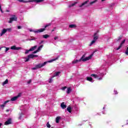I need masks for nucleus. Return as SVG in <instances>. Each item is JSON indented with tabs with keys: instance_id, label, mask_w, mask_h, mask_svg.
Wrapping results in <instances>:
<instances>
[{
	"instance_id": "12",
	"label": "nucleus",
	"mask_w": 128,
	"mask_h": 128,
	"mask_svg": "<svg viewBox=\"0 0 128 128\" xmlns=\"http://www.w3.org/2000/svg\"><path fill=\"white\" fill-rule=\"evenodd\" d=\"M88 2L90 1L88 0L82 3L81 5L79 6V8H82V6H85V4H86Z\"/></svg>"
},
{
	"instance_id": "51",
	"label": "nucleus",
	"mask_w": 128,
	"mask_h": 128,
	"mask_svg": "<svg viewBox=\"0 0 128 128\" xmlns=\"http://www.w3.org/2000/svg\"><path fill=\"white\" fill-rule=\"evenodd\" d=\"M6 112H10V110L7 109V110H6Z\"/></svg>"
},
{
	"instance_id": "20",
	"label": "nucleus",
	"mask_w": 128,
	"mask_h": 128,
	"mask_svg": "<svg viewBox=\"0 0 128 128\" xmlns=\"http://www.w3.org/2000/svg\"><path fill=\"white\" fill-rule=\"evenodd\" d=\"M60 116H57L56 118V124H58V122H60Z\"/></svg>"
},
{
	"instance_id": "30",
	"label": "nucleus",
	"mask_w": 128,
	"mask_h": 128,
	"mask_svg": "<svg viewBox=\"0 0 128 128\" xmlns=\"http://www.w3.org/2000/svg\"><path fill=\"white\" fill-rule=\"evenodd\" d=\"M58 60V58H56L55 59L51 60L49 61H48V62H54V60Z\"/></svg>"
},
{
	"instance_id": "6",
	"label": "nucleus",
	"mask_w": 128,
	"mask_h": 128,
	"mask_svg": "<svg viewBox=\"0 0 128 128\" xmlns=\"http://www.w3.org/2000/svg\"><path fill=\"white\" fill-rule=\"evenodd\" d=\"M47 63H48V62H44L42 64H36V66L37 70L38 68H43V66H44Z\"/></svg>"
},
{
	"instance_id": "47",
	"label": "nucleus",
	"mask_w": 128,
	"mask_h": 128,
	"mask_svg": "<svg viewBox=\"0 0 128 128\" xmlns=\"http://www.w3.org/2000/svg\"><path fill=\"white\" fill-rule=\"evenodd\" d=\"M38 55L34 54V58H38Z\"/></svg>"
},
{
	"instance_id": "56",
	"label": "nucleus",
	"mask_w": 128,
	"mask_h": 128,
	"mask_svg": "<svg viewBox=\"0 0 128 128\" xmlns=\"http://www.w3.org/2000/svg\"><path fill=\"white\" fill-rule=\"evenodd\" d=\"M52 32H54V29H53Z\"/></svg>"
},
{
	"instance_id": "19",
	"label": "nucleus",
	"mask_w": 128,
	"mask_h": 128,
	"mask_svg": "<svg viewBox=\"0 0 128 128\" xmlns=\"http://www.w3.org/2000/svg\"><path fill=\"white\" fill-rule=\"evenodd\" d=\"M72 92V88H70V87L68 88H67V94H70V92Z\"/></svg>"
},
{
	"instance_id": "32",
	"label": "nucleus",
	"mask_w": 128,
	"mask_h": 128,
	"mask_svg": "<svg viewBox=\"0 0 128 128\" xmlns=\"http://www.w3.org/2000/svg\"><path fill=\"white\" fill-rule=\"evenodd\" d=\"M10 102V100H6V101H5L4 102V106H6V104H8V102Z\"/></svg>"
},
{
	"instance_id": "23",
	"label": "nucleus",
	"mask_w": 128,
	"mask_h": 128,
	"mask_svg": "<svg viewBox=\"0 0 128 128\" xmlns=\"http://www.w3.org/2000/svg\"><path fill=\"white\" fill-rule=\"evenodd\" d=\"M36 40V38L33 37L32 38H28L26 40H30V42H31V40Z\"/></svg>"
},
{
	"instance_id": "29",
	"label": "nucleus",
	"mask_w": 128,
	"mask_h": 128,
	"mask_svg": "<svg viewBox=\"0 0 128 128\" xmlns=\"http://www.w3.org/2000/svg\"><path fill=\"white\" fill-rule=\"evenodd\" d=\"M10 48H21L20 47H16V46H11Z\"/></svg>"
},
{
	"instance_id": "38",
	"label": "nucleus",
	"mask_w": 128,
	"mask_h": 128,
	"mask_svg": "<svg viewBox=\"0 0 128 128\" xmlns=\"http://www.w3.org/2000/svg\"><path fill=\"white\" fill-rule=\"evenodd\" d=\"M44 47V45H41L39 47H38V48H42Z\"/></svg>"
},
{
	"instance_id": "7",
	"label": "nucleus",
	"mask_w": 128,
	"mask_h": 128,
	"mask_svg": "<svg viewBox=\"0 0 128 128\" xmlns=\"http://www.w3.org/2000/svg\"><path fill=\"white\" fill-rule=\"evenodd\" d=\"M20 93L17 96H14L13 98H12L10 100L12 102H15V100H18V98H20Z\"/></svg>"
},
{
	"instance_id": "44",
	"label": "nucleus",
	"mask_w": 128,
	"mask_h": 128,
	"mask_svg": "<svg viewBox=\"0 0 128 128\" xmlns=\"http://www.w3.org/2000/svg\"><path fill=\"white\" fill-rule=\"evenodd\" d=\"M28 60H30V58H28H28H26V60H25L26 62H28Z\"/></svg>"
},
{
	"instance_id": "43",
	"label": "nucleus",
	"mask_w": 128,
	"mask_h": 128,
	"mask_svg": "<svg viewBox=\"0 0 128 128\" xmlns=\"http://www.w3.org/2000/svg\"><path fill=\"white\" fill-rule=\"evenodd\" d=\"M8 48V47H5V46H4V47H0V48Z\"/></svg>"
},
{
	"instance_id": "41",
	"label": "nucleus",
	"mask_w": 128,
	"mask_h": 128,
	"mask_svg": "<svg viewBox=\"0 0 128 128\" xmlns=\"http://www.w3.org/2000/svg\"><path fill=\"white\" fill-rule=\"evenodd\" d=\"M38 48V46H34L32 47L31 48Z\"/></svg>"
},
{
	"instance_id": "40",
	"label": "nucleus",
	"mask_w": 128,
	"mask_h": 128,
	"mask_svg": "<svg viewBox=\"0 0 128 128\" xmlns=\"http://www.w3.org/2000/svg\"><path fill=\"white\" fill-rule=\"evenodd\" d=\"M30 82H32V80H30L28 82V84H30Z\"/></svg>"
},
{
	"instance_id": "1",
	"label": "nucleus",
	"mask_w": 128,
	"mask_h": 128,
	"mask_svg": "<svg viewBox=\"0 0 128 128\" xmlns=\"http://www.w3.org/2000/svg\"><path fill=\"white\" fill-rule=\"evenodd\" d=\"M98 52V50H96L89 56H88L86 58V55L84 54L80 60H73L72 62V64H78V62H82H82H86V60H91L92 58V56H94V52Z\"/></svg>"
},
{
	"instance_id": "61",
	"label": "nucleus",
	"mask_w": 128,
	"mask_h": 128,
	"mask_svg": "<svg viewBox=\"0 0 128 128\" xmlns=\"http://www.w3.org/2000/svg\"><path fill=\"white\" fill-rule=\"evenodd\" d=\"M54 29H56V28H54Z\"/></svg>"
},
{
	"instance_id": "15",
	"label": "nucleus",
	"mask_w": 128,
	"mask_h": 128,
	"mask_svg": "<svg viewBox=\"0 0 128 128\" xmlns=\"http://www.w3.org/2000/svg\"><path fill=\"white\" fill-rule=\"evenodd\" d=\"M8 84V80L6 79V80L2 82V85L5 86V84Z\"/></svg>"
},
{
	"instance_id": "54",
	"label": "nucleus",
	"mask_w": 128,
	"mask_h": 128,
	"mask_svg": "<svg viewBox=\"0 0 128 128\" xmlns=\"http://www.w3.org/2000/svg\"><path fill=\"white\" fill-rule=\"evenodd\" d=\"M0 10H2V6L0 5Z\"/></svg>"
},
{
	"instance_id": "39",
	"label": "nucleus",
	"mask_w": 128,
	"mask_h": 128,
	"mask_svg": "<svg viewBox=\"0 0 128 128\" xmlns=\"http://www.w3.org/2000/svg\"><path fill=\"white\" fill-rule=\"evenodd\" d=\"M0 108H4V106H6L4 105V104H2L0 105Z\"/></svg>"
},
{
	"instance_id": "13",
	"label": "nucleus",
	"mask_w": 128,
	"mask_h": 128,
	"mask_svg": "<svg viewBox=\"0 0 128 128\" xmlns=\"http://www.w3.org/2000/svg\"><path fill=\"white\" fill-rule=\"evenodd\" d=\"M6 28H4L2 30V32L0 34V36H3V34H6Z\"/></svg>"
},
{
	"instance_id": "27",
	"label": "nucleus",
	"mask_w": 128,
	"mask_h": 128,
	"mask_svg": "<svg viewBox=\"0 0 128 128\" xmlns=\"http://www.w3.org/2000/svg\"><path fill=\"white\" fill-rule=\"evenodd\" d=\"M40 48H38L37 50L36 51H34L32 54H36V52H40Z\"/></svg>"
},
{
	"instance_id": "53",
	"label": "nucleus",
	"mask_w": 128,
	"mask_h": 128,
	"mask_svg": "<svg viewBox=\"0 0 128 128\" xmlns=\"http://www.w3.org/2000/svg\"><path fill=\"white\" fill-rule=\"evenodd\" d=\"M2 126V124L0 123V128H1Z\"/></svg>"
},
{
	"instance_id": "21",
	"label": "nucleus",
	"mask_w": 128,
	"mask_h": 128,
	"mask_svg": "<svg viewBox=\"0 0 128 128\" xmlns=\"http://www.w3.org/2000/svg\"><path fill=\"white\" fill-rule=\"evenodd\" d=\"M76 4H78V2H74V3L69 5L68 8H72V6H74Z\"/></svg>"
},
{
	"instance_id": "11",
	"label": "nucleus",
	"mask_w": 128,
	"mask_h": 128,
	"mask_svg": "<svg viewBox=\"0 0 128 128\" xmlns=\"http://www.w3.org/2000/svg\"><path fill=\"white\" fill-rule=\"evenodd\" d=\"M61 72H56L55 74H54V75L53 76L52 78H55V76H60V74L61 73Z\"/></svg>"
},
{
	"instance_id": "49",
	"label": "nucleus",
	"mask_w": 128,
	"mask_h": 128,
	"mask_svg": "<svg viewBox=\"0 0 128 128\" xmlns=\"http://www.w3.org/2000/svg\"><path fill=\"white\" fill-rule=\"evenodd\" d=\"M9 50H10V48H6V52H8Z\"/></svg>"
},
{
	"instance_id": "46",
	"label": "nucleus",
	"mask_w": 128,
	"mask_h": 128,
	"mask_svg": "<svg viewBox=\"0 0 128 128\" xmlns=\"http://www.w3.org/2000/svg\"><path fill=\"white\" fill-rule=\"evenodd\" d=\"M18 30H20V28H22V26H18Z\"/></svg>"
},
{
	"instance_id": "55",
	"label": "nucleus",
	"mask_w": 128,
	"mask_h": 128,
	"mask_svg": "<svg viewBox=\"0 0 128 128\" xmlns=\"http://www.w3.org/2000/svg\"><path fill=\"white\" fill-rule=\"evenodd\" d=\"M6 12H10V11H9L8 10H6Z\"/></svg>"
},
{
	"instance_id": "37",
	"label": "nucleus",
	"mask_w": 128,
	"mask_h": 128,
	"mask_svg": "<svg viewBox=\"0 0 128 128\" xmlns=\"http://www.w3.org/2000/svg\"><path fill=\"white\" fill-rule=\"evenodd\" d=\"M49 82L50 84L51 82H52V78H51L50 79Z\"/></svg>"
},
{
	"instance_id": "42",
	"label": "nucleus",
	"mask_w": 128,
	"mask_h": 128,
	"mask_svg": "<svg viewBox=\"0 0 128 128\" xmlns=\"http://www.w3.org/2000/svg\"><path fill=\"white\" fill-rule=\"evenodd\" d=\"M22 114H20V116H19V118H18V120H21L22 119Z\"/></svg>"
},
{
	"instance_id": "18",
	"label": "nucleus",
	"mask_w": 128,
	"mask_h": 128,
	"mask_svg": "<svg viewBox=\"0 0 128 128\" xmlns=\"http://www.w3.org/2000/svg\"><path fill=\"white\" fill-rule=\"evenodd\" d=\"M42 38H50V35L46 34H44V35H42Z\"/></svg>"
},
{
	"instance_id": "24",
	"label": "nucleus",
	"mask_w": 128,
	"mask_h": 128,
	"mask_svg": "<svg viewBox=\"0 0 128 128\" xmlns=\"http://www.w3.org/2000/svg\"><path fill=\"white\" fill-rule=\"evenodd\" d=\"M67 110H68V112H72V107L68 106L67 108Z\"/></svg>"
},
{
	"instance_id": "36",
	"label": "nucleus",
	"mask_w": 128,
	"mask_h": 128,
	"mask_svg": "<svg viewBox=\"0 0 128 128\" xmlns=\"http://www.w3.org/2000/svg\"><path fill=\"white\" fill-rule=\"evenodd\" d=\"M125 54H126V56H128V48H127L125 52Z\"/></svg>"
},
{
	"instance_id": "17",
	"label": "nucleus",
	"mask_w": 128,
	"mask_h": 128,
	"mask_svg": "<svg viewBox=\"0 0 128 128\" xmlns=\"http://www.w3.org/2000/svg\"><path fill=\"white\" fill-rule=\"evenodd\" d=\"M90 76H92L93 78H98V76L96 74H92L90 75Z\"/></svg>"
},
{
	"instance_id": "52",
	"label": "nucleus",
	"mask_w": 128,
	"mask_h": 128,
	"mask_svg": "<svg viewBox=\"0 0 128 128\" xmlns=\"http://www.w3.org/2000/svg\"><path fill=\"white\" fill-rule=\"evenodd\" d=\"M0 10L2 12V14H4V11H2V10Z\"/></svg>"
},
{
	"instance_id": "5",
	"label": "nucleus",
	"mask_w": 128,
	"mask_h": 128,
	"mask_svg": "<svg viewBox=\"0 0 128 128\" xmlns=\"http://www.w3.org/2000/svg\"><path fill=\"white\" fill-rule=\"evenodd\" d=\"M12 18H10V20L8 22L9 24H12L13 22H16L18 20V17L16 16V15H12Z\"/></svg>"
},
{
	"instance_id": "4",
	"label": "nucleus",
	"mask_w": 128,
	"mask_h": 128,
	"mask_svg": "<svg viewBox=\"0 0 128 128\" xmlns=\"http://www.w3.org/2000/svg\"><path fill=\"white\" fill-rule=\"evenodd\" d=\"M98 40V32H96L94 35V40L92 41L90 44V46H92V44H94V42H96Z\"/></svg>"
},
{
	"instance_id": "22",
	"label": "nucleus",
	"mask_w": 128,
	"mask_h": 128,
	"mask_svg": "<svg viewBox=\"0 0 128 128\" xmlns=\"http://www.w3.org/2000/svg\"><path fill=\"white\" fill-rule=\"evenodd\" d=\"M86 80H88V82H92V77H87L86 78Z\"/></svg>"
},
{
	"instance_id": "14",
	"label": "nucleus",
	"mask_w": 128,
	"mask_h": 128,
	"mask_svg": "<svg viewBox=\"0 0 128 128\" xmlns=\"http://www.w3.org/2000/svg\"><path fill=\"white\" fill-rule=\"evenodd\" d=\"M32 50H34V48H30L29 50H26L25 54H27L30 52H32Z\"/></svg>"
},
{
	"instance_id": "16",
	"label": "nucleus",
	"mask_w": 128,
	"mask_h": 128,
	"mask_svg": "<svg viewBox=\"0 0 128 128\" xmlns=\"http://www.w3.org/2000/svg\"><path fill=\"white\" fill-rule=\"evenodd\" d=\"M69 28H76V24H70L69 25Z\"/></svg>"
},
{
	"instance_id": "8",
	"label": "nucleus",
	"mask_w": 128,
	"mask_h": 128,
	"mask_svg": "<svg viewBox=\"0 0 128 128\" xmlns=\"http://www.w3.org/2000/svg\"><path fill=\"white\" fill-rule=\"evenodd\" d=\"M12 118H9L4 122L5 126H8V124H12Z\"/></svg>"
},
{
	"instance_id": "2",
	"label": "nucleus",
	"mask_w": 128,
	"mask_h": 128,
	"mask_svg": "<svg viewBox=\"0 0 128 128\" xmlns=\"http://www.w3.org/2000/svg\"><path fill=\"white\" fill-rule=\"evenodd\" d=\"M44 0H30L28 1H24V0H18V2H36L38 4V2H44Z\"/></svg>"
},
{
	"instance_id": "3",
	"label": "nucleus",
	"mask_w": 128,
	"mask_h": 128,
	"mask_svg": "<svg viewBox=\"0 0 128 128\" xmlns=\"http://www.w3.org/2000/svg\"><path fill=\"white\" fill-rule=\"evenodd\" d=\"M52 26V24L48 23V24H46L44 26V28H40V29L38 30L34 31V32H35V33L42 32H44V30H46V28H48V26Z\"/></svg>"
},
{
	"instance_id": "63",
	"label": "nucleus",
	"mask_w": 128,
	"mask_h": 128,
	"mask_svg": "<svg viewBox=\"0 0 128 128\" xmlns=\"http://www.w3.org/2000/svg\"><path fill=\"white\" fill-rule=\"evenodd\" d=\"M127 48H128V47H127Z\"/></svg>"
},
{
	"instance_id": "34",
	"label": "nucleus",
	"mask_w": 128,
	"mask_h": 128,
	"mask_svg": "<svg viewBox=\"0 0 128 128\" xmlns=\"http://www.w3.org/2000/svg\"><path fill=\"white\" fill-rule=\"evenodd\" d=\"M66 88H68V87L66 86H65L64 87H62L61 90H66Z\"/></svg>"
},
{
	"instance_id": "31",
	"label": "nucleus",
	"mask_w": 128,
	"mask_h": 128,
	"mask_svg": "<svg viewBox=\"0 0 128 128\" xmlns=\"http://www.w3.org/2000/svg\"><path fill=\"white\" fill-rule=\"evenodd\" d=\"M46 126L47 128H50L51 126L50 124V122H48Z\"/></svg>"
},
{
	"instance_id": "9",
	"label": "nucleus",
	"mask_w": 128,
	"mask_h": 128,
	"mask_svg": "<svg viewBox=\"0 0 128 128\" xmlns=\"http://www.w3.org/2000/svg\"><path fill=\"white\" fill-rule=\"evenodd\" d=\"M124 42H126V40H124L120 44V45L118 46V48H121L122 47V46H124Z\"/></svg>"
},
{
	"instance_id": "48",
	"label": "nucleus",
	"mask_w": 128,
	"mask_h": 128,
	"mask_svg": "<svg viewBox=\"0 0 128 128\" xmlns=\"http://www.w3.org/2000/svg\"><path fill=\"white\" fill-rule=\"evenodd\" d=\"M58 36H56L54 38V40H58Z\"/></svg>"
},
{
	"instance_id": "57",
	"label": "nucleus",
	"mask_w": 128,
	"mask_h": 128,
	"mask_svg": "<svg viewBox=\"0 0 128 128\" xmlns=\"http://www.w3.org/2000/svg\"><path fill=\"white\" fill-rule=\"evenodd\" d=\"M120 50V48H116V50Z\"/></svg>"
},
{
	"instance_id": "33",
	"label": "nucleus",
	"mask_w": 128,
	"mask_h": 128,
	"mask_svg": "<svg viewBox=\"0 0 128 128\" xmlns=\"http://www.w3.org/2000/svg\"><path fill=\"white\" fill-rule=\"evenodd\" d=\"M6 30L7 32H12V28H6Z\"/></svg>"
},
{
	"instance_id": "45",
	"label": "nucleus",
	"mask_w": 128,
	"mask_h": 128,
	"mask_svg": "<svg viewBox=\"0 0 128 128\" xmlns=\"http://www.w3.org/2000/svg\"><path fill=\"white\" fill-rule=\"evenodd\" d=\"M98 80H102V78L100 77L98 78Z\"/></svg>"
},
{
	"instance_id": "25",
	"label": "nucleus",
	"mask_w": 128,
	"mask_h": 128,
	"mask_svg": "<svg viewBox=\"0 0 128 128\" xmlns=\"http://www.w3.org/2000/svg\"><path fill=\"white\" fill-rule=\"evenodd\" d=\"M96 2H98V0H94V1L90 2V6L94 4H96Z\"/></svg>"
},
{
	"instance_id": "60",
	"label": "nucleus",
	"mask_w": 128,
	"mask_h": 128,
	"mask_svg": "<svg viewBox=\"0 0 128 128\" xmlns=\"http://www.w3.org/2000/svg\"><path fill=\"white\" fill-rule=\"evenodd\" d=\"M118 94V93H115V94Z\"/></svg>"
},
{
	"instance_id": "10",
	"label": "nucleus",
	"mask_w": 128,
	"mask_h": 128,
	"mask_svg": "<svg viewBox=\"0 0 128 128\" xmlns=\"http://www.w3.org/2000/svg\"><path fill=\"white\" fill-rule=\"evenodd\" d=\"M60 106L62 108L63 110H64V108H66V105L64 104V102H62L61 104H60Z\"/></svg>"
},
{
	"instance_id": "50",
	"label": "nucleus",
	"mask_w": 128,
	"mask_h": 128,
	"mask_svg": "<svg viewBox=\"0 0 128 128\" xmlns=\"http://www.w3.org/2000/svg\"><path fill=\"white\" fill-rule=\"evenodd\" d=\"M11 50H18L20 48H12Z\"/></svg>"
},
{
	"instance_id": "28",
	"label": "nucleus",
	"mask_w": 128,
	"mask_h": 128,
	"mask_svg": "<svg viewBox=\"0 0 128 128\" xmlns=\"http://www.w3.org/2000/svg\"><path fill=\"white\" fill-rule=\"evenodd\" d=\"M28 58H34V54H31L28 56Z\"/></svg>"
},
{
	"instance_id": "26",
	"label": "nucleus",
	"mask_w": 128,
	"mask_h": 128,
	"mask_svg": "<svg viewBox=\"0 0 128 128\" xmlns=\"http://www.w3.org/2000/svg\"><path fill=\"white\" fill-rule=\"evenodd\" d=\"M122 36L120 35L118 37L117 41L120 42V40H122Z\"/></svg>"
},
{
	"instance_id": "59",
	"label": "nucleus",
	"mask_w": 128,
	"mask_h": 128,
	"mask_svg": "<svg viewBox=\"0 0 128 128\" xmlns=\"http://www.w3.org/2000/svg\"><path fill=\"white\" fill-rule=\"evenodd\" d=\"M103 110H104V107L103 108Z\"/></svg>"
},
{
	"instance_id": "35",
	"label": "nucleus",
	"mask_w": 128,
	"mask_h": 128,
	"mask_svg": "<svg viewBox=\"0 0 128 128\" xmlns=\"http://www.w3.org/2000/svg\"><path fill=\"white\" fill-rule=\"evenodd\" d=\"M32 70H38V68H36V67L32 68Z\"/></svg>"
},
{
	"instance_id": "62",
	"label": "nucleus",
	"mask_w": 128,
	"mask_h": 128,
	"mask_svg": "<svg viewBox=\"0 0 128 128\" xmlns=\"http://www.w3.org/2000/svg\"><path fill=\"white\" fill-rule=\"evenodd\" d=\"M116 93H117V92H116Z\"/></svg>"
},
{
	"instance_id": "58",
	"label": "nucleus",
	"mask_w": 128,
	"mask_h": 128,
	"mask_svg": "<svg viewBox=\"0 0 128 128\" xmlns=\"http://www.w3.org/2000/svg\"><path fill=\"white\" fill-rule=\"evenodd\" d=\"M104 0H102V2H104Z\"/></svg>"
}]
</instances>
